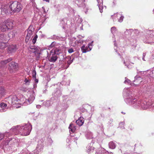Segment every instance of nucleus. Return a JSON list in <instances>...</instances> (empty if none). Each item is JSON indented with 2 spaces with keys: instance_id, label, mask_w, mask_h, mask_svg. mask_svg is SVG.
I'll return each instance as SVG.
<instances>
[{
  "instance_id": "1",
  "label": "nucleus",
  "mask_w": 154,
  "mask_h": 154,
  "mask_svg": "<svg viewBox=\"0 0 154 154\" xmlns=\"http://www.w3.org/2000/svg\"><path fill=\"white\" fill-rule=\"evenodd\" d=\"M20 129H21L20 131H22L24 135H29L31 130L32 125L29 123H27L22 126L18 125L14 126L11 128V130L15 131L16 130Z\"/></svg>"
},
{
  "instance_id": "2",
  "label": "nucleus",
  "mask_w": 154,
  "mask_h": 154,
  "mask_svg": "<svg viewBox=\"0 0 154 154\" xmlns=\"http://www.w3.org/2000/svg\"><path fill=\"white\" fill-rule=\"evenodd\" d=\"M10 7L12 11L14 12H18L22 9V6L18 2L14 1L10 6Z\"/></svg>"
},
{
  "instance_id": "3",
  "label": "nucleus",
  "mask_w": 154,
  "mask_h": 154,
  "mask_svg": "<svg viewBox=\"0 0 154 154\" xmlns=\"http://www.w3.org/2000/svg\"><path fill=\"white\" fill-rule=\"evenodd\" d=\"M43 147V142L41 140L38 141L36 149L35 150V152H37L34 154H38L39 152L41 151L42 150Z\"/></svg>"
},
{
  "instance_id": "4",
  "label": "nucleus",
  "mask_w": 154,
  "mask_h": 154,
  "mask_svg": "<svg viewBox=\"0 0 154 154\" xmlns=\"http://www.w3.org/2000/svg\"><path fill=\"white\" fill-rule=\"evenodd\" d=\"M49 60L51 62L54 63L55 62L58 58V57L53 52L50 51L49 56Z\"/></svg>"
},
{
  "instance_id": "5",
  "label": "nucleus",
  "mask_w": 154,
  "mask_h": 154,
  "mask_svg": "<svg viewBox=\"0 0 154 154\" xmlns=\"http://www.w3.org/2000/svg\"><path fill=\"white\" fill-rule=\"evenodd\" d=\"M9 69L10 70H11L12 72L16 70L18 68V65L14 62H12L9 64Z\"/></svg>"
},
{
  "instance_id": "6",
  "label": "nucleus",
  "mask_w": 154,
  "mask_h": 154,
  "mask_svg": "<svg viewBox=\"0 0 154 154\" xmlns=\"http://www.w3.org/2000/svg\"><path fill=\"white\" fill-rule=\"evenodd\" d=\"M34 31V29L33 30L30 29V27L27 30V34L26 36V37L25 42L27 43L29 40V39L30 37L32 35L33 32Z\"/></svg>"
},
{
  "instance_id": "7",
  "label": "nucleus",
  "mask_w": 154,
  "mask_h": 154,
  "mask_svg": "<svg viewBox=\"0 0 154 154\" xmlns=\"http://www.w3.org/2000/svg\"><path fill=\"white\" fill-rule=\"evenodd\" d=\"M4 21L8 29H12L13 27V23L11 20L8 19Z\"/></svg>"
},
{
  "instance_id": "8",
  "label": "nucleus",
  "mask_w": 154,
  "mask_h": 154,
  "mask_svg": "<svg viewBox=\"0 0 154 154\" xmlns=\"http://www.w3.org/2000/svg\"><path fill=\"white\" fill-rule=\"evenodd\" d=\"M76 135H69L66 140V142L68 143H69L72 141L74 140V141L77 140L79 137H76Z\"/></svg>"
},
{
  "instance_id": "9",
  "label": "nucleus",
  "mask_w": 154,
  "mask_h": 154,
  "mask_svg": "<svg viewBox=\"0 0 154 154\" xmlns=\"http://www.w3.org/2000/svg\"><path fill=\"white\" fill-rule=\"evenodd\" d=\"M0 28L2 32H4L8 30L5 21L2 22L0 24Z\"/></svg>"
},
{
  "instance_id": "10",
  "label": "nucleus",
  "mask_w": 154,
  "mask_h": 154,
  "mask_svg": "<svg viewBox=\"0 0 154 154\" xmlns=\"http://www.w3.org/2000/svg\"><path fill=\"white\" fill-rule=\"evenodd\" d=\"M96 154H111L108 151H107L101 148H99L95 152Z\"/></svg>"
},
{
  "instance_id": "11",
  "label": "nucleus",
  "mask_w": 154,
  "mask_h": 154,
  "mask_svg": "<svg viewBox=\"0 0 154 154\" xmlns=\"http://www.w3.org/2000/svg\"><path fill=\"white\" fill-rule=\"evenodd\" d=\"M84 122V119L83 117H80L76 121V122L77 125L79 126H82Z\"/></svg>"
},
{
  "instance_id": "12",
  "label": "nucleus",
  "mask_w": 154,
  "mask_h": 154,
  "mask_svg": "<svg viewBox=\"0 0 154 154\" xmlns=\"http://www.w3.org/2000/svg\"><path fill=\"white\" fill-rule=\"evenodd\" d=\"M81 50L83 53H85L90 51L91 50V48L90 47L89 45L86 46L83 45L81 47Z\"/></svg>"
},
{
  "instance_id": "13",
  "label": "nucleus",
  "mask_w": 154,
  "mask_h": 154,
  "mask_svg": "<svg viewBox=\"0 0 154 154\" xmlns=\"http://www.w3.org/2000/svg\"><path fill=\"white\" fill-rule=\"evenodd\" d=\"M17 49L15 45H12L8 47V52L10 53L14 52L16 51Z\"/></svg>"
},
{
  "instance_id": "14",
  "label": "nucleus",
  "mask_w": 154,
  "mask_h": 154,
  "mask_svg": "<svg viewBox=\"0 0 154 154\" xmlns=\"http://www.w3.org/2000/svg\"><path fill=\"white\" fill-rule=\"evenodd\" d=\"M10 100L11 101V103H12L15 104L17 102L18 99L16 97L15 95L11 96L10 97Z\"/></svg>"
},
{
  "instance_id": "15",
  "label": "nucleus",
  "mask_w": 154,
  "mask_h": 154,
  "mask_svg": "<svg viewBox=\"0 0 154 154\" xmlns=\"http://www.w3.org/2000/svg\"><path fill=\"white\" fill-rule=\"evenodd\" d=\"M12 60V58H10L7 60H3L1 61V64L3 66H4L5 65L7 64L8 63L11 62V61Z\"/></svg>"
},
{
  "instance_id": "16",
  "label": "nucleus",
  "mask_w": 154,
  "mask_h": 154,
  "mask_svg": "<svg viewBox=\"0 0 154 154\" xmlns=\"http://www.w3.org/2000/svg\"><path fill=\"white\" fill-rule=\"evenodd\" d=\"M5 35L4 34L0 35V42L3 44L4 46H5V44L4 41L5 40Z\"/></svg>"
},
{
  "instance_id": "17",
  "label": "nucleus",
  "mask_w": 154,
  "mask_h": 154,
  "mask_svg": "<svg viewBox=\"0 0 154 154\" xmlns=\"http://www.w3.org/2000/svg\"><path fill=\"white\" fill-rule=\"evenodd\" d=\"M69 130L70 131H71L72 132H74L75 130V127L73 124L71 123L69 127Z\"/></svg>"
},
{
  "instance_id": "18",
  "label": "nucleus",
  "mask_w": 154,
  "mask_h": 154,
  "mask_svg": "<svg viewBox=\"0 0 154 154\" xmlns=\"http://www.w3.org/2000/svg\"><path fill=\"white\" fill-rule=\"evenodd\" d=\"M109 146L110 148L114 149L115 148L116 145L113 142L111 141L109 143Z\"/></svg>"
},
{
  "instance_id": "19",
  "label": "nucleus",
  "mask_w": 154,
  "mask_h": 154,
  "mask_svg": "<svg viewBox=\"0 0 154 154\" xmlns=\"http://www.w3.org/2000/svg\"><path fill=\"white\" fill-rule=\"evenodd\" d=\"M5 93V89L2 87H0V99L4 95Z\"/></svg>"
},
{
  "instance_id": "20",
  "label": "nucleus",
  "mask_w": 154,
  "mask_h": 154,
  "mask_svg": "<svg viewBox=\"0 0 154 154\" xmlns=\"http://www.w3.org/2000/svg\"><path fill=\"white\" fill-rule=\"evenodd\" d=\"M115 15L119 17V18H118L119 21L120 22H121L123 21L124 17L122 16L121 14L117 13L114 14V16Z\"/></svg>"
},
{
  "instance_id": "21",
  "label": "nucleus",
  "mask_w": 154,
  "mask_h": 154,
  "mask_svg": "<svg viewBox=\"0 0 154 154\" xmlns=\"http://www.w3.org/2000/svg\"><path fill=\"white\" fill-rule=\"evenodd\" d=\"M51 52H53L54 54L56 55L57 56L60 54V50L58 49H56L55 50H52Z\"/></svg>"
},
{
  "instance_id": "22",
  "label": "nucleus",
  "mask_w": 154,
  "mask_h": 154,
  "mask_svg": "<svg viewBox=\"0 0 154 154\" xmlns=\"http://www.w3.org/2000/svg\"><path fill=\"white\" fill-rule=\"evenodd\" d=\"M28 49L33 52H35L36 50V48L34 46H31L28 48Z\"/></svg>"
},
{
  "instance_id": "23",
  "label": "nucleus",
  "mask_w": 154,
  "mask_h": 154,
  "mask_svg": "<svg viewBox=\"0 0 154 154\" xmlns=\"http://www.w3.org/2000/svg\"><path fill=\"white\" fill-rule=\"evenodd\" d=\"M88 149V152L89 153L91 152H92L94 150V148L92 146H88L87 147Z\"/></svg>"
},
{
  "instance_id": "24",
  "label": "nucleus",
  "mask_w": 154,
  "mask_h": 154,
  "mask_svg": "<svg viewBox=\"0 0 154 154\" xmlns=\"http://www.w3.org/2000/svg\"><path fill=\"white\" fill-rule=\"evenodd\" d=\"M24 82L26 85H29L30 83V80L29 79L26 78L24 79Z\"/></svg>"
},
{
  "instance_id": "25",
  "label": "nucleus",
  "mask_w": 154,
  "mask_h": 154,
  "mask_svg": "<svg viewBox=\"0 0 154 154\" xmlns=\"http://www.w3.org/2000/svg\"><path fill=\"white\" fill-rule=\"evenodd\" d=\"M37 38L38 35H36L32 39V41L33 44H35V43Z\"/></svg>"
},
{
  "instance_id": "26",
  "label": "nucleus",
  "mask_w": 154,
  "mask_h": 154,
  "mask_svg": "<svg viewBox=\"0 0 154 154\" xmlns=\"http://www.w3.org/2000/svg\"><path fill=\"white\" fill-rule=\"evenodd\" d=\"M36 73L35 70H33L32 72V78L33 79H35V77H36Z\"/></svg>"
},
{
  "instance_id": "27",
  "label": "nucleus",
  "mask_w": 154,
  "mask_h": 154,
  "mask_svg": "<svg viewBox=\"0 0 154 154\" xmlns=\"http://www.w3.org/2000/svg\"><path fill=\"white\" fill-rule=\"evenodd\" d=\"M20 90L22 91L26 92L27 91V89L26 87H22L21 88Z\"/></svg>"
},
{
  "instance_id": "28",
  "label": "nucleus",
  "mask_w": 154,
  "mask_h": 154,
  "mask_svg": "<svg viewBox=\"0 0 154 154\" xmlns=\"http://www.w3.org/2000/svg\"><path fill=\"white\" fill-rule=\"evenodd\" d=\"M124 122H121L119 124V126L121 128H124Z\"/></svg>"
},
{
  "instance_id": "29",
  "label": "nucleus",
  "mask_w": 154,
  "mask_h": 154,
  "mask_svg": "<svg viewBox=\"0 0 154 154\" xmlns=\"http://www.w3.org/2000/svg\"><path fill=\"white\" fill-rule=\"evenodd\" d=\"M85 137L87 139H90L93 138L92 135H85Z\"/></svg>"
},
{
  "instance_id": "30",
  "label": "nucleus",
  "mask_w": 154,
  "mask_h": 154,
  "mask_svg": "<svg viewBox=\"0 0 154 154\" xmlns=\"http://www.w3.org/2000/svg\"><path fill=\"white\" fill-rule=\"evenodd\" d=\"M113 20H116V18L117 17L118 18H119V17L115 15L114 16V14L113 15H112L111 16Z\"/></svg>"
},
{
  "instance_id": "31",
  "label": "nucleus",
  "mask_w": 154,
  "mask_h": 154,
  "mask_svg": "<svg viewBox=\"0 0 154 154\" xmlns=\"http://www.w3.org/2000/svg\"><path fill=\"white\" fill-rule=\"evenodd\" d=\"M33 154L32 153H31L28 151H26L25 152H22V153H21L20 154Z\"/></svg>"
},
{
  "instance_id": "32",
  "label": "nucleus",
  "mask_w": 154,
  "mask_h": 154,
  "mask_svg": "<svg viewBox=\"0 0 154 154\" xmlns=\"http://www.w3.org/2000/svg\"><path fill=\"white\" fill-rule=\"evenodd\" d=\"M0 105L2 108H3L4 107H6L7 106V105L6 104L4 103H1L0 104Z\"/></svg>"
},
{
  "instance_id": "33",
  "label": "nucleus",
  "mask_w": 154,
  "mask_h": 154,
  "mask_svg": "<svg viewBox=\"0 0 154 154\" xmlns=\"http://www.w3.org/2000/svg\"><path fill=\"white\" fill-rule=\"evenodd\" d=\"M68 52L69 53H71L74 52V50L73 49L71 48L69 49L68 50Z\"/></svg>"
},
{
  "instance_id": "34",
  "label": "nucleus",
  "mask_w": 154,
  "mask_h": 154,
  "mask_svg": "<svg viewBox=\"0 0 154 154\" xmlns=\"http://www.w3.org/2000/svg\"><path fill=\"white\" fill-rule=\"evenodd\" d=\"M73 59L72 60H69L67 61V64L69 65L73 61Z\"/></svg>"
},
{
  "instance_id": "35",
  "label": "nucleus",
  "mask_w": 154,
  "mask_h": 154,
  "mask_svg": "<svg viewBox=\"0 0 154 154\" xmlns=\"http://www.w3.org/2000/svg\"><path fill=\"white\" fill-rule=\"evenodd\" d=\"M48 140L50 142V144H51V143H52L53 141H52V140H51V138H48Z\"/></svg>"
},
{
  "instance_id": "36",
  "label": "nucleus",
  "mask_w": 154,
  "mask_h": 154,
  "mask_svg": "<svg viewBox=\"0 0 154 154\" xmlns=\"http://www.w3.org/2000/svg\"><path fill=\"white\" fill-rule=\"evenodd\" d=\"M34 80H35V82L36 83H37L38 82V79H36V77H35V79H33Z\"/></svg>"
},
{
  "instance_id": "37",
  "label": "nucleus",
  "mask_w": 154,
  "mask_h": 154,
  "mask_svg": "<svg viewBox=\"0 0 154 154\" xmlns=\"http://www.w3.org/2000/svg\"><path fill=\"white\" fill-rule=\"evenodd\" d=\"M54 42H53L52 43L51 45L50 46L51 47H53L54 46Z\"/></svg>"
},
{
  "instance_id": "38",
  "label": "nucleus",
  "mask_w": 154,
  "mask_h": 154,
  "mask_svg": "<svg viewBox=\"0 0 154 154\" xmlns=\"http://www.w3.org/2000/svg\"><path fill=\"white\" fill-rule=\"evenodd\" d=\"M4 135H0V140H1L3 137Z\"/></svg>"
},
{
  "instance_id": "39",
  "label": "nucleus",
  "mask_w": 154,
  "mask_h": 154,
  "mask_svg": "<svg viewBox=\"0 0 154 154\" xmlns=\"http://www.w3.org/2000/svg\"><path fill=\"white\" fill-rule=\"evenodd\" d=\"M2 65V63L1 64V61L0 62V67H3Z\"/></svg>"
},
{
  "instance_id": "40",
  "label": "nucleus",
  "mask_w": 154,
  "mask_h": 154,
  "mask_svg": "<svg viewBox=\"0 0 154 154\" xmlns=\"http://www.w3.org/2000/svg\"><path fill=\"white\" fill-rule=\"evenodd\" d=\"M115 29V27H112L111 28V30H112L114 29Z\"/></svg>"
},
{
  "instance_id": "41",
  "label": "nucleus",
  "mask_w": 154,
  "mask_h": 154,
  "mask_svg": "<svg viewBox=\"0 0 154 154\" xmlns=\"http://www.w3.org/2000/svg\"><path fill=\"white\" fill-rule=\"evenodd\" d=\"M11 33L12 34H14V33L13 32H11L9 34H11ZM9 35H10L9 34Z\"/></svg>"
},
{
  "instance_id": "42",
  "label": "nucleus",
  "mask_w": 154,
  "mask_h": 154,
  "mask_svg": "<svg viewBox=\"0 0 154 154\" xmlns=\"http://www.w3.org/2000/svg\"><path fill=\"white\" fill-rule=\"evenodd\" d=\"M136 144H135V148L136 147Z\"/></svg>"
},
{
  "instance_id": "43",
  "label": "nucleus",
  "mask_w": 154,
  "mask_h": 154,
  "mask_svg": "<svg viewBox=\"0 0 154 154\" xmlns=\"http://www.w3.org/2000/svg\"><path fill=\"white\" fill-rule=\"evenodd\" d=\"M14 37V35H13V36H12V38H13V37Z\"/></svg>"
}]
</instances>
